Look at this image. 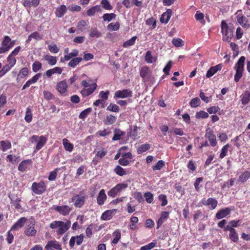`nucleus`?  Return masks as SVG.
I'll return each mask as SVG.
<instances>
[{"mask_svg": "<svg viewBox=\"0 0 250 250\" xmlns=\"http://www.w3.org/2000/svg\"><path fill=\"white\" fill-rule=\"evenodd\" d=\"M71 224L69 220L66 222L54 221L50 224L49 227L52 229H55L57 234L60 237L69 229Z\"/></svg>", "mask_w": 250, "mask_h": 250, "instance_id": "nucleus-1", "label": "nucleus"}, {"mask_svg": "<svg viewBox=\"0 0 250 250\" xmlns=\"http://www.w3.org/2000/svg\"><path fill=\"white\" fill-rule=\"evenodd\" d=\"M245 60L244 56H241L235 64L236 73L234 76V80L236 82H238L242 76Z\"/></svg>", "mask_w": 250, "mask_h": 250, "instance_id": "nucleus-2", "label": "nucleus"}, {"mask_svg": "<svg viewBox=\"0 0 250 250\" xmlns=\"http://www.w3.org/2000/svg\"><path fill=\"white\" fill-rule=\"evenodd\" d=\"M86 201V196L83 194H74L71 198L70 202L73 203L74 206L77 208H82Z\"/></svg>", "mask_w": 250, "mask_h": 250, "instance_id": "nucleus-3", "label": "nucleus"}, {"mask_svg": "<svg viewBox=\"0 0 250 250\" xmlns=\"http://www.w3.org/2000/svg\"><path fill=\"white\" fill-rule=\"evenodd\" d=\"M221 28L223 40L225 42H229L233 37V31L228 27V24L224 21L222 22Z\"/></svg>", "mask_w": 250, "mask_h": 250, "instance_id": "nucleus-4", "label": "nucleus"}, {"mask_svg": "<svg viewBox=\"0 0 250 250\" xmlns=\"http://www.w3.org/2000/svg\"><path fill=\"white\" fill-rule=\"evenodd\" d=\"M81 84L84 88L81 91V93L83 96H88L91 94L97 87L96 83L89 84L85 80L82 81Z\"/></svg>", "mask_w": 250, "mask_h": 250, "instance_id": "nucleus-5", "label": "nucleus"}, {"mask_svg": "<svg viewBox=\"0 0 250 250\" xmlns=\"http://www.w3.org/2000/svg\"><path fill=\"white\" fill-rule=\"evenodd\" d=\"M127 184L125 183H122L118 184L108 191V196L114 198L122 190L127 188Z\"/></svg>", "mask_w": 250, "mask_h": 250, "instance_id": "nucleus-6", "label": "nucleus"}, {"mask_svg": "<svg viewBox=\"0 0 250 250\" xmlns=\"http://www.w3.org/2000/svg\"><path fill=\"white\" fill-rule=\"evenodd\" d=\"M46 189V186L43 181H41L39 183L34 182L31 186V190L36 194H42L45 192Z\"/></svg>", "mask_w": 250, "mask_h": 250, "instance_id": "nucleus-7", "label": "nucleus"}, {"mask_svg": "<svg viewBox=\"0 0 250 250\" xmlns=\"http://www.w3.org/2000/svg\"><path fill=\"white\" fill-rule=\"evenodd\" d=\"M52 209L63 216L68 215L72 210V208L68 205H53Z\"/></svg>", "mask_w": 250, "mask_h": 250, "instance_id": "nucleus-8", "label": "nucleus"}, {"mask_svg": "<svg viewBox=\"0 0 250 250\" xmlns=\"http://www.w3.org/2000/svg\"><path fill=\"white\" fill-rule=\"evenodd\" d=\"M132 96V92L129 89H124L116 91L114 94V99H125L130 98Z\"/></svg>", "mask_w": 250, "mask_h": 250, "instance_id": "nucleus-9", "label": "nucleus"}, {"mask_svg": "<svg viewBox=\"0 0 250 250\" xmlns=\"http://www.w3.org/2000/svg\"><path fill=\"white\" fill-rule=\"evenodd\" d=\"M205 137L208 139L212 146H215L217 145L216 137L210 128H208L206 130Z\"/></svg>", "mask_w": 250, "mask_h": 250, "instance_id": "nucleus-10", "label": "nucleus"}, {"mask_svg": "<svg viewBox=\"0 0 250 250\" xmlns=\"http://www.w3.org/2000/svg\"><path fill=\"white\" fill-rule=\"evenodd\" d=\"M68 84L65 80H62L57 83L56 89L62 95H66Z\"/></svg>", "mask_w": 250, "mask_h": 250, "instance_id": "nucleus-11", "label": "nucleus"}, {"mask_svg": "<svg viewBox=\"0 0 250 250\" xmlns=\"http://www.w3.org/2000/svg\"><path fill=\"white\" fill-rule=\"evenodd\" d=\"M201 203L204 206H210L211 209H215L218 204L217 200L213 198H209L207 200L205 198L201 200Z\"/></svg>", "mask_w": 250, "mask_h": 250, "instance_id": "nucleus-12", "label": "nucleus"}, {"mask_svg": "<svg viewBox=\"0 0 250 250\" xmlns=\"http://www.w3.org/2000/svg\"><path fill=\"white\" fill-rule=\"evenodd\" d=\"M139 127L137 125H134L133 127L130 126L129 130L127 132V135L128 137H130L133 140H135L138 138V129Z\"/></svg>", "mask_w": 250, "mask_h": 250, "instance_id": "nucleus-13", "label": "nucleus"}, {"mask_svg": "<svg viewBox=\"0 0 250 250\" xmlns=\"http://www.w3.org/2000/svg\"><path fill=\"white\" fill-rule=\"evenodd\" d=\"M35 222L31 221L30 224L27 225L25 228L24 233L28 236H35L37 233V230L34 228Z\"/></svg>", "mask_w": 250, "mask_h": 250, "instance_id": "nucleus-14", "label": "nucleus"}, {"mask_svg": "<svg viewBox=\"0 0 250 250\" xmlns=\"http://www.w3.org/2000/svg\"><path fill=\"white\" fill-rule=\"evenodd\" d=\"M11 39L8 36H5L1 42L2 46L0 47V54L4 53L10 50L7 47L10 45Z\"/></svg>", "mask_w": 250, "mask_h": 250, "instance_id": "nucleus-15", "label": "nucleus"}, {"mask_svg": "<svg viewBox=\"0 0 250 250\" xmlns=\"http://www.w3.org/2000/svg\"><path fill=\"white\" fill-rule=\"evenodd\" d=\"M78 55L79 51L76 49H73L70 53H69V54L64 55L63 58H61L60 61L62 62H64L65 61L70 60L73 58H77Z\"/></svg>", "mask_w": 250, "mask_h": 250, "instance_id": "nucleus-16", "label": "nucleus"}, {"mask_svg": "<svg viewBox=\"0 0 250 250\" xmlns=\"http://www.w3.org/2000/svg\"><path fill=\"white\" fill-rule=\"evenodd\" d=\"M140 74L145 81H147L150 79L151 71L147 66H144L141 68Z\"/></svg>", "mask_w": 250, "mask_h": 250, "instance_id": "nucleus-17", "label": "nucleus"}, {"mask_svg": "<svg viewBox=\"0 0 250 250\" xmlns=\"http://www.w3.org/2000/svg\"><path fill=\"white\" fill-rule=\"evenodd\" d=\"M116 211V210L115 209L105 210L102 213L101 216V219L104 221L109 220L113 217V216Z\"/></svg>", "mask_w": 250, "mask_h": 250, "instance_id": "nucleus-18", "label": "nucleus"}, {"mask_svg": "<svg viewBox=\"0 0 250 250\" xmlns=\"http://www.w3.org/2000/svg\"><path fill=\"white\" fill-rule=\"evenodd\" d=\"M41 73L36 74L31 79L28 80L26 83L23 85L22 90H24L27 87H29L31 84L36 83L39 79L41 77Z\"/></svg>", "mask_w": 250, "mask_h": 250, "instance_id": "nucleus-19", "label": "nucleus"}, {"mask_svg": "<svg viewBox=\"0 0 250 250\" xmlns=\"http://www.w3.org/2000/svg\"><path fill=\"white\" fill-rule=\"evenodd\" d=\"M231 212V209L229 208H226L224 209L219 210L217 213L216 214V218L217 219H222L229 214H230Z\"/></svg>", "mask_w": 250, "mask_h": 250, "instance_id": "nucleus-20", "label": "nucleus"}, {"mask_svg": "<svg viewBox=\"0 0 250 250\" xmlns=\"http://www.w3.org/2000/svg\"><path fill=\"white\" fill-rule=\"evenodd\" d=\"M221 64H219L214 66L211 67L207 72L206 77L208 78H210L213 75H214L218 70H221Z\"/></svg>", "mask_w": 250, "mask_h": 250, "instance_id": "nucleus-21", "label": "nucleus"}, {"mask_svg": "<svg viewBox=\"0 0 250 250\" xmlns=\"http://www.w3.org/2000/svg\"><path fill=\"white\" fill-rule=\"evenodd\" d=\"M52 248L57 250H62L61 245L56 241H49L45 246V249L47 250H52Z\"/></svg>", "mask_w": 250, "mask_h": 250, "instance_id": "nucleus-22", "label": "nucleus"}, {"mask_svg": "<svg viewBox=\"0 0 250 250\" xmlns=\"http://www.w3.org/2000/svg\"><path fill=\"white\" fill-rule=\"evenodd\" d=\"M26 221V218H21L13 225L10 229V230H17L19 229L22 228L24 226Z\"/></svg>", "mask_w": 250, "mask_h": 250, "instance_id": "nucleus-23", "label": "nucleus"}, {"mask_svg": "<svg viewBox=\"0 0 250 250\" xmlns=\"http://www.w3.org/2000/svg\"><path fill=\"white\" fill-rule=\"evenodd\" d=\"M106 199V195L105 190L103 189H101L98 194L97 198V203L99 205H103Z\"/></svg>", "mask_w": 250, "mask_h": 250, "instance_id": "nucleus-24", "label": "nucleus"}, {"mask_svg": "<svg viewBox=\"0 0 250 250\" xmlns=\"http://www.w3.org/2000/svg\"><path fill=\"white\" fill-rule=\"evenodd\" d=\"M68 8L64 5H62L56 8L55 15L57 17L61 18L66 13Z\"/></svg>", "mask_w": 250, "mask_h": 250, "instance_id": "nucleus-25", "label": "nucleus"}, {"mask_svg": "<svg viewBox=\"0 0 250 250\" xmlns=\"http://www.w3.org/2000/svg\"><path fill=\"white\" fill-rule=\"evenodd\" d=\"M172 15V11L170 9L167 10L166 12L164 13L161 18L160 21L162 23H167L169 21Z\"/></svg>", "mask_w": 250, "mask_h": 250, "instance_id": "nucleus-26", "label": "nucleus"}, {"mask_svg": "<svg viewBox=\"0 0 250 250\" xmlns=\"http://www.w3.org/2000/svg\"><path fill=\"white\" fill-rule=\"evenodd\" d=\"M240 98L242 104L247 105L250 102V92L246 91L241 95Z\"/></svg>", "mask_w": 250, "mask_h": 250, "instance_id": "nucleus-27", "label": "nucleus"}, {"mask_svg": "<svg viewBox=\"0 0 250 250\" xmlns=\"http://www.w3.org/2000/svg\"><path fill=\"white\" fill-rule=\"evenodd\" d=\"M114 136L112 138L113 141L120 140L123 136H125V132L121 130L120 129L116 128L114 131Z\"/></svg>", "mask_w": 250, "mask_h": 250, "instance_id": "nucleus-28", "label": "nucleus"}, {"mask_svg": "<svg viewBox=\"0 0 250 250\" xmlns=\"http://www.w3.org/2000/svg\"><path fill=\"white\" fill-rule=\"evenodd\" d=\"M31 163L32 161L30 160L22 161L18 167V170L21 171H24Z\"/></svg>", "mask_w": 250, "mask_h": 250, "instance_id": "nucleus-29", "label": "nucleus"}, {"mask_svg": "<svg viewBox=\"0 0 250 250\" xmlns=\"http://www.w3.org/2000/svg\"><path fill=\"white\" fill-rule=\"evenodd\" d=\"M32 39L39 41L42 39V36L38 32H34L29 35L26 41V43H29Z\"/></svg>", "mask_w": 250, "mask_h": 250, "instance_id": "nucleus-30", "label": "nucleus"}, {"mask_svg": "<svg viewBox=\"0 0 250 250\" xmlns=\"http://www.w3.org/2000/svg\"><path fill=\"white\" fill-rule=\"evenodd\" d=\"M44 60L47 62L48 63L51 65H54L57 63V58L49 55H46L44 57Z\"/></svg>", "mask_w": 250, "mask_h": 250, "instance_id": "nucleus-31", "label": "nucleus"}, {"mask_svg": "<svg viewBox=\"0 0 250 250\" xmlns=\"http://www.w3.org/2000/svg\"><path fill=\"white\" fill-rule=\"evenodd\" d=\"M11 147V143L7 140L0 141V149L5 151Z\"/></svg>", "mask_w": 250, "mask_h": 250, "instance_id": "nucleus-32", "label": "nucleus"}, {"mask_svg": "<svg viewBox=\"0 0 250 250\" xmlns=\"http://www.w3.org/2000/svg\"><path fill=\"white\" fill-rule=\"evenodd\" d=\"M113 239L112 244H116L118 243L121 237V231L119 229H116L112 234Z\"/></svg>", "mask_w": 250, "mask_h": 250, "instance_id": "nucleus-33", "label": "nucleus"}, {"mask_svg": "<svg viewBox=\"0 0 250 250\" xmlns=\"http://www.w3.org/2000/svg\"><path fill=\"white\" fill-rule=\"evenodd\" d=\"M150 145L148 144H145L141 145L137 148L138 154H142L150 148Z\"/></svg>", "mask_w": 250, "mask_h": 250, "instance_id": "nucleus-34", "label": "nucleus"}, {"mask_svg": "<svg viewBox=\"0 0 250 250\" xmlns=\"http://www.w3.org/2000/svg\"><path fill=\"white\" fill-rule=\"evenodd\" d=\"M83 60L81 57H77L72 59L68 63V65L71 67H75Z\"/></svg>", "mask_w": 250, "mask_h": 250, "instance_id": "nucleus-35", "label": "nucleus"}, {"mask_svg": "<svg viewBox=\"0 0 250 250\" xmlns=\"http://www.w3.org/2000/svg\"><path fill=\"white\" fill-rule=\"evenodd\" d=\"M229 237L233 242H237L239 240L238 234L235 229L231 230L229 233Z\"/></svg>", "mask_w": 250, "mask_h": 250, "instance_id": "nucleus-36", "label": "nucleus"}, {"mask_svg": "<svg viewBox=\"0 0 250 250\" xmlns=\"http://www.w3.org/2000/svg\"><path fill=\"white\" fill-rule=\"evenodd\" d=\"M62 144L65 149L69 152H71L73 149V145L69 141L64 138L62 140Z\"/></svg>", "mask_w": 250, "mask_h": 250, "instance_id": "nucleus-37", "label": "nucleus"}, {"mask_svg": "<svg viewBox=\"0 0 250 250\" xmlns=\"http://www.w3.org/2000/svg\"><path fill=\"white\" fill-rule=\"evenodd\" d=\"M101 10V7L99 5H95L92 7L87 11V14L88 16H93L95 13Z\"/></svg>", "mask_w": 250, "mask_h": 250, "instance_id": "nucleus-38", "label": "nucleus"}, {"mask_svg": "<svg viewBox=\"0 0 250 250\" xmlns=\"http://www.w3.org/2000/svg\"><path fill=\"white\" fill-rule=\"evenodd\" d=\"M47 141V138L43 136H40V139L37 143L36 149L37 150L41 149L46 144Z\"/></svg>", "mask_w": 250, "mask_h": 250, "instance_id": "nucleus-39", "label": "nucleus"}, {"mask_svg": "<svg viewBox=\"0 0 250 250\" xmlns=\"http://www.w3.org/2000/svg\"><path fill=\"white\" fill-rule=\"evenodd\" d=\"M250 177V172L248 171H245L242 173L239 177L238 181L242 183H244Z\"/></svg>", "mask_w": 250, "mask_h": 250, "instance_id": "nucleus-40", "label": "nucleus"}, {"mask_svg": "<svg viewBox=\"0 0 250 250\" xmlns=\"http://www.w3.org/2000/svg\"><path fill=\"white\" fill-rule=\"evenodd\" d=\"M145 60L147 63H151L156 61V59L152 56L150 51H147L146 54Z\"/></svg>", "mask_w": 250, "mask_h": 250, "instance_id": "nucleus-41", "label": "nucleus"}, {"mask_svg": "<svg viewBox=\"0 0 250 250\" xmlns=\"http://www.w3.org/2000/svg\"><path fill=\"white\" fill-rule=\"evenodd\" d=\"M229 147L230 145L229 144H227L222 148L219 156V157L221 159H223L227 155Z\"/></svg>", "mask_w": 250, "mask_h": 250, "instance_id": "nucleus-42", "label": "nucleus"}, {"mask_svg": "<svg viewBox=\"0 0 250 250\" xmlns=\"http://www.w3.org/2000/svg\"><path fill=\"white\" fill-rule=\"evenodd\" d=\"M201 104V101L198 97L192 99L189 105L192 108H196L200 105Z\"/></svg>", "mask_w": 250, "mask_h": 250, "instance_id": "nucleus-43", "label": "nucleus"}, {"mask_svg": "<svg viewBox=\"0 0 250 250\" xmlns=\"http://www.w3.org/2000/svg\"><path fill=\"white\" fill-rule=\"evenodd\" d=\"M24 119L27 123H30L32 121V113L29 107L26 108Z\"/></svg>", "mask_w": 250, "mask_h": 250, "instance_id": "nucleus-44", "label": "nucleus"}, {"mask_svg": "<svg viewBox=\"0 0 250 250\" xmlns=\"http://www.w3.org/2000/svg\"><path fill=\"white\" fill-rule=\"evenodd\" d=\"M101 33L96 28H92L89 30V36L91 37L99 38L101 36Z\"/></svg>", "mask_w": 250, "mask_h": 250, "instance_id": "nucleus-45", "label": "nucleus"}, {"mask_svg": "<svg viewBox=\"0 0 250 250\" xmlns=\"http://www.w3.org/2000/svg\"><path fill=\"white\" fill-rule=\"evenodd\" d=\"M208 114L203 110L197 112L195 114V118L196 119H205L208 117Z\"/></svg>", "mask_w": 250, "mask_h": 250, "instance_id": "nucleus-46", "label": "nucleus"}, {"mask_svg": "<svg viewBox=\"0 0 250 250\" xmlns=\"http://www.w3.org/2000/svg\"><path fill=\"white\" fill-rule=\"evenodd\" d=\"M29 73V69L27 67H23L21 69L18 75V78H23L24 77L27 76Z\"/></svg>", "mask_w": 250, "mask_h": 250, "instance_id": "nucleus-47", "label": "nucleus"}, {"mask_svg": "<svg viewBox=\"0 0 250 250\" xmlns=\"http://www.w3.org/2000/svg\"><path fill=\"white\" fill-rule=\"evenodd\" d=\"M91 111V108H86L80 113L79 118L81 119H84Z\"/></svg>", "mask_w": 250, "mask_h": 250, "instance_id": "nucleus-48", "label": "nucleus"}, {"mask_svg": "<svg viewBox=\"0 0 250 250\" xmlns=\"http://www.w3.org/2000/svg\"><path fill=\"white\" fill-rule=\"evenodd\" d=\"M136 39V36L132 37L131 39L124 43L123 46L124 47H128L130 46L133 45L135 43Z\"/></svg>", "mask_w": 250, "mask_h": 250, "instance_id": "nucleus-49", "label": "nucleus"}, {"mask_svg": "<svg viewBox=\"0 0 250 250\" xmlns=\"http://www.w3.org/2000/svg\"><path fill=\"white\" fill-rule=\"evenodd\" d=\"M107 110L114 112H118L120 108L118 105L114 104H110L107 107Z\"/></svg>", "mask_w": 250, "mask_h": 250, "instance_id": "nucleus-50", "label": "nucleus"}, {"mask_svg": "<svg viewBox=\"0 0 250 250\" xmlns=\"http://www.w3.org/2000/svg\"><path fill=\"white\" fill-rule=\"evenodd\" d=\"M114 171L118 175L122 176L126 174L125 170L120 166H117L114 169Z\"/></svg>", "mask_w": 250, "mask_h": 250, "instance_id": "nucleus-51", "label": "nucleus"}, {"mask_svg": "<svg viewBox=\"0 0 250 250\" xmlns=\"http://www.w3.org/2000/svg\"><path fill=\"white\" fill-rule=\"evenodd\" d=\"M101 4L102 5V7L104 9L110 10L113 8L112 6L110 4L108 0H102L101 1Z\"/></svg>", "mask_w": 250, "mask_h": 250, "instance_id": "nucleus-52", "label": "nucleus"}, {"mask_svg": "<svg viewBox=\"0 0 250 250\" xmlns=\"http://www.w3.org/2000/svg\"><path fill=\"white\" fill-rule=\"evenodd\" d=\"M116 17V15L114 13H106L104 14L103 18L104 21H107L108 22L111 21L113 19L115 18Z\"/></svg>", "mask_w": 250, "mask_h": 250, "instance_id": "nucleus-53", "label": "nucleus"}, {"mask_svg": "<svg viewBox=\"0 0 250 250\" xmlns=\"http://www.w3.org/2000/svg\"><path fill=\"white\" fill-rule=\"evenodd\" d=\"M172 43L176 47H180L184 45V42L179 38H173L172 40Z\"/></svg>", "mask_w": 250, "mask_h": 250, "instance_id": "nucleus-54", "label": "nucleus"}, {"mask_svg": "<svg viewBox=\"0 0 250 250\" xmlns=\"http://www.w3.org/2000/svg\"><path fill=\"white\" fill-rule=\"evenodd\" d=\"M165 166V162L163 160H159L157 164L153 166L152 169L153 170H160Z\"/></svg>", "mask_w": 250, "mask_h": 250, "instance_id": "nucleus-55", "label": "nucleus"}, {"mask_svg": "<svg viewBox=\"0 0 250 250\" xmlns=\"http://www.w3.org/2000/svg\"><path fill=\"white\" fill-rule=\"evenodd\" d=\"M42 63L39 61H36L32 64V70L34 72H37L42 68Z\"/></svg>", "mask_w": 250, "mask_h": 250, "instance_id": "nucleus-56", "label": "nucleus"}, {"mask_svg": "<svg viewBox=\"0 0 250 250\" xmlns=\"http://www.w3.org/2000/svg\"><path fill=\"white\" fill-rule=\"evenodd\" d=\"M237 21L243 27H246L247 25L246 23L247 21V19L243 16H238L237 17Z\"/></svg>", "mask_w": 250, "mask_h": 250, "instance_id": "nucleus-57", "label": "nucleus"}, {"mask_svg": "<svg viewBox=\"0 0 250 250\" xmlns=\"http://www.w3.org/2000/svg\"><path fill=\"white\" fill-rule=\"evenodd\" d=\"M120 24L119 22H116L115 23H110L107 26V29L109 30L112 31H117L119 29Z\"/></svg>", "mask_w": 250, "mask_h": 250, "instance_id": "nucleus-58", "label": "nucleus"}, {"mask_svg": "<svg viewBox=\"0 0 250 250\" xmlns=\"http://www.w3.org/2000/svg\"><path fill=\"white\" fill-rule=\"evenodd\" d=\"M156 244V242H152L147 245L144 246L140 248V250H150L154 248Z\"/></svg>", "mask_w": 250, "mask_h": 250, "instance_id": "nucleus-59", "label": "nucleus"}, {"mask_svg": "<svg viewBox=\"0 0 250 250\" xmlns=\"http://www.w3.org/2000/svg\"><path fill=\"white\" fill-rule=\"evenodd\" d=\"M116 118L112 115H107L106 118V124L108 125H112L115 122Z\"/></svg>", "mask_w": 250, "mask_h": 250, "instance_id": "nucleus-60", "label": "nucleus"}, {"mask_svg": "<svg viewBox=\"0 0 250 250\" xmlns=\"http://www.w3.org/2000/svg\"><path fill=\"white\" fill-rule=\"evenodd\" d=\"M48 49L50 52L57 53L59 51V48L55 44H49L48 45Z\"/></svg>", "mask_w": 250, "mask_h": 250, "instance_id": "nucleus-61", "label": "nucleus"}, {"mask_svg": "<svg viewBox=\"0 0 250 250\" xmlns=\"http://www.w3.org/2000/svg\"><path fill=\"white\" fill-rule=\"evenodd\" d=\"M144 196L146 198V200L148 203H151L153 201V194L150 192H147L145 193Z\"/></svg>", "mask_w": 250, "mask_h": 250, "instance_id": "nucleus-62", "label": "nucleus"}, {"mask_svg": "<svg viewBox=\"0 0 250 250\" xmlns=\"http://www.w3.org/2000/svg\"><path fill=\"white\" fill-rule=\"evenodd\" d=\"M159 200L162 202V206H165L167 204V196L164 194H160L158 197Z\"/></svg>", "mask_w": 250, "mask_h": 250, "instance_id": "nucleus-63", "label": "nucleus"}, {"mask_svg": "<svg viewBox=\"0 0 250 250\" xmlns=\"http://www.w3.org/2000/svg\"><path fill=\"white\" fill-rule=\"evenodd\" d=\"M7 62H8V64L10 65V67H13L14 65L16 64V60L15 57L9 55L7 58Z\"/></svg>", "mask_w": 250, "mask_h": 250, "instance_id": "nucleus-64", "label": "nucleus"}]
</instances>
